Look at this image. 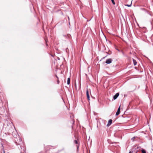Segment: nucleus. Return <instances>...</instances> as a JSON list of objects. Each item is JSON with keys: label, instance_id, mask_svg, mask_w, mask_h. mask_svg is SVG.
Masks as SVG:
<instances>
[{"label": "nucleus", "instance_id": "obj_15", "mask_svg": "<svg viewBox=\"0 0 153 153\" xmlns=\"http://www.w3.org/2000/svg\"><path fill=\"white\" fill-rule=\"evenodd\" d=\"M56 77H57V78H58V77H57V76H56Z\"/></svg>", "mask_w": 153, "mask_h": 153}, {"label": "nucleus", "instance_id": "obj_4", "mask_svg": "<svg viewBox=\"0 0 153 153\" xmlns=\"http://www.w3.org/2000/svg\"><path fill=\"white\" fill-rule=\"evenodd\" d=\"M119 95V93H117L114 96L113 99L115 100L118 97Z\"/></svg>", "mask_w": 153, "mask_h": 153}, {"label": "nucleus", "instance_id": "obj_12", "mask_svg": "<svg viewBox=\"0 0 153 153\" xmlns=\"http://www.w3.org/2000/svg\"><path fill=\"white\" fill-rule=\"evenodd\" d=\"M57 83L58 84L59 83V81L58 80H57Z\"/></svg>", "mask_w": 153, "mask_h": 153}, {"label": "nucleus", "instance_id": "obj_9", "mask_svg": "<svg viewBox=\"0 0 153 153\" xmlns=\"http://www.w3.org/2000/svg\"><path fill=\"white\" fill-rule=\"evenodd\" d=\"M111 1H112V3L114 4H115V3L114 2V0H111Z\"/></svg>", "mask_w": 153, "mask_h": 153}, {"label": "nucleus", "instance_id": "obj_5", "mask_svg": "<svg viewBox=\"0 0 153 153\" xmlns=\"http://www.w3.org/2000/svg\"><path fill=\"white\" fill-rule=\"evenodd\" d=\"M112 122V120L111 119H110L109 120L108 123L107 124V126H109L111 124Z\"/></svg>", "mask_w": 153, "mask_h": 153}, {"label": "nucleus", "instance_id": "obj_1", "mask_svg": "<svg viewBox=\"0 0 153 153\" xmlns=\"http://www.w3.org/2000/svg\"><path fill=\"white\" fill-rule=\"evenodd\" d=\"M112 59H109L106 60L105 63L107 64H110L111 62Z\"/></svg>", "mask_w": 153, "mask_h": 153}, {"label": "nucleus", "instance_id": "obj_6", "mask_svg": "<svg viewBox=\"0 0 153 153\" xmlns=\"http://www.w3.org/2000/svg\"><path fill=\"white\" fill-rule=\"evenodd\" d=\"M133 63H134V65H136L137 64V62L134 59H133Z\"/></svg>", "mask_w": 153, "mask_h": 153}, {"label": "nucleus", "instance_id": "obj_14", "mask_svg": "<svg viewBox=\"0 0 153 153\" xmlns=\"http://www.w3.org/2000/svg\"><path fill=\"white\" fill-rule=\"evenodd\" d=\"M77 148H78L79 147V146L77 145Z\"/></svg>", "mask_w": 153, "mask_h": 153}, {"label": "nucleus", "instance_id": "obj_2", "mask_svg": "<svg viewBox=\"0 0 153 153\" xmlns=\"http://www.w3.org/2000/svg\"><path fill=\"white\" fill-rule=\"evenodd\" d=\"M120 106L118 108V109L117 111V112L116 114V115L117 116L120 113Z\"/></svg>", "mask_w": 153, "mask_h": 153}, {"label": "nucleus", "instance_id": "obj_11", "mask_svg": "<svg viewBox=\"0 0 153 153\" xmlns=\"http://www.w3.org/2000/svg\"><path fill=\"white\" fill-rule=\"evenodd\" d=\"M131 4L130 5H129L128 4H127V5H126V6H127L129 7L131 6Z\"/></svg>", "mask_w": 153, "mask_h": 153}, {"label": "nucleus", "instance_id": "obj_7", "mask_svg": "<svg viewBox=\"0 0 153 153\" xmlns=\"http://www.w3.org/2000/svg\"><path fill=\"white\" fill-rule=\"evenodd\" d=\"M70 79L69 78H68V80H67V84H68L69 85L70 84Z\"/></svg>", "mask_w": 153, "mask_h": 153}, {"label": "nucleus", "instance_id": "obj_10", "mask_svg": "<svg viewBox=\"0 0 153 153\" xmlns=\"http://www.w3.org/2000/svg\"><path fill=\"white\" fill-rule=\"evenodd\" d=\"M74 142L76 144H78V142H77V140H75L74 141Z\"/></svg>", "mask_w": 153, "mask_h": 153}, {"label": "nucleus", "instance_id": "obj_3", "mask_svg": "<svg viewBox=\"0 0 153 153\" xmlns=\"http://www.w3.org/2000/svg\"><path fill=\"white\" fill-rule=\"evenodd\" d=\"M86 95L87 99L89 101L90 100V97L88 91V89L86 91Z\"/></svg>", "mask_w": 153, "mask_h": 153}, {"label": "nucleus", "instance_id": "obj_8", "mask_svg": "<svg viewBox=\"0 0 153 153\" xmlns=\"http://www.w3.org/2000/svg\"><path fill=\"white\" fill-rule=\"evenodd\" d=\"M141 151H142V153H146L145 150L144 149H142L141 150Z\"/></svg>", "mask_w": 153, "mask_h": 153}, {"label": "nucleus", "instance_id": "obj_13", "mask_svg": "<svg viewBox=\"0 0 153 153\" xmlns=\"http://www.w3.org/2000/svg\"><path fill=\"white\" fill-rule=\"evenodd\" d=\"M129 153H132V152L131 151H130Z\"/></svg>", "mask_w": 153, "mask_h": 153}]
</instances>
